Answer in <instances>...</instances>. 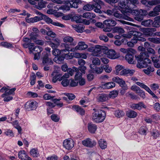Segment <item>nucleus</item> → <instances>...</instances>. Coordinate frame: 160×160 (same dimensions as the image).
I'll list each match as a JSON object with an SVG mask.
<instances>
[{"label":"nucleus","instance_id":"obj_1","mask_svg":"<svg viewBox=\"0 0 160 160\" xmlns=\"http://www.w3.org/2000/svg\"><path fill=\"white\" fill-rule=\"evenodd\" d=\"M148 57L149 55L146 52H141L139 57L135 56L136 58H138L137 67L141 68L147 67L148 64L151 63V60L148 58Z\"/></svg>","mask_w":160,"mask_h":160},{"label":"nucleus","instance_id":"obj_2","mask_svg":"<svg viewBox=\"0 0 160 160\" xmlns=\"http://www.w3.org/2000/svg\"><path fill=\"white\" fill-rule=\"evenodd\" d=\"M92 4H88L84 5L83 9L85 10L90 11L94 9L95 12L101 13V9L102 7L104 5L103 2L100 0H93Z\"/></svg>","mask_w":160,"mask_h":160},{"label":"nucleus","instance_id":"obj_3","mask_svg":"<svg viewBox=\"0 0 160 160\" xmlns=\"http://www.w3.org/2000/svg\"><path fill=\"white\" fill-rule=\"evenodd\" d=\"M93 110L94 112L92 113V120L98 123L102 122L106 118L105 112L101 109H93Z\"/></svg>","mask_w":160,"mask_h":160},{"label":"nucleus","instance_id":"obj_4","mask_svg":"<svg viewBox=\"0 0 160 160\" xmlns=\"http://www.w3.org/2000/svg\"><path fill=\"white\" fill-rule=\"evenodd\" d=\"M81 3L80 0H66L65 5L59 7V8L64 11H67L70 9V8H78L79 4Z\"/></svg>","mask_w":160,"mask_h":160},{"label":"nucleus","instance_id":"obj_5","mask_svg":"<svg viewBox=\"0 0 160 160\" xmlns=\"http://www.w3.org/2000/svg\"><path fill=\"white\" fill-rule=\"evenodd\" d=\"M131 13L134 16L135 19L138 21H142L144 16L147 14V12L146 10L140 9L139 10H132Z\"/></svg>","mask_w":160,"mask_h":160},{"label":"nucleus","instance_id":"obj_6","mask_svg":"<svg viewBox=\"0 0 160 160\" xmlns=\"http://www.w3.org/2000/svg\"><path fill=\"white\" fill-rule=\"evenodd\" d=\"M76 45V43H62V47L64 48L65 49L62 50V53H69V52H74L75 51V48H73L72 47V46H74Z\"/></svg>","mask_w":160,"mask_h":160},{"label":"nucleus","instance_id":"obj_7","mask_svg":"<svg viewBox=\"0 0 160 160\" xmlns=\"http://www.w3.org/2000/svg\"><path fill=\"white\" fill-rule=\"evenodd\" d=\"M146 41V39L142 37H140L139 38L137 37H133L131 41L128 42L127 44L128 46L130 47H132L134 46V44L138 43L139 42H144Z\"/></svg>","mask_w":160,"mask_h":160},{"label":"nucleus","instance_id":"obj_8","mask_svg":"<svg viewBox=\"0 0 160 160\" xmlns=\"http://www.w3.org/2000/svg\"><path fill=\"white\" fill-rule=\"evenodd\" d=\"M122 36L126 38H131L132 36L133 37H137L140 38V37L142 36V34L139 32L132 30L129 31L128 34H124Z\"/></svg>","mask_w":160,"mask_h":160},{"label":"nucleus","instance_id":"obj_9","mask_svg":"<svg viewBox=\"0 0 160 160\" xmlns=\"http://www.w3.org/2000/svg\"><path fill=\"white\" fill-rule=\"evenodd\" d=\"M42 20H44L48 24H52L55 26L63 28L64 26L63 24L57 22H54L52 20L46 15L42 16Z\"/></svg>","mask_w":160,"mask_h":160},{"label":"nucleus","instance_id":"obj_10","mask_svg":"<svg viewBox=\"0 0 160 160\" xmlns=\"http://www.w3.org/2000/svg\"><path fill=\"white\" fill-rule=\"evenodd\" d=\"M82 144L85 146L92 148L96 145V142L94 140L88 138L82 141Z\"/></svg>","mask_w":160,"mask_h":160},{"label":"nucleus","instance_id":"obj_11","mask_svg":"<svg viewBox=\"0 0 160 160\" xmlns=\"http://www.w3.org/2000/svg\"><path fill=\"white\" fill-rule=\"evenodd\" d=\"M63 146L66 149L71 150L74 146V142L72 139H66L63 142Z\"/></svg>","mask_w":160,"mask_h":160},{"label":"nucleus","instance_id":"obj_12","mask_svg":"<svg viewBox=\"0 0 160 160\" xmlns=\"http://www.w3.org/2000/svg\"><path fill=\"white\" fill-rule=\"evenodd\" d=\"M112 80L113 82L119 84L120 86L123 87L124 89H127V88L126 86L125 82L122 78L118 77H114L112 78Z\"/></svg>","mask_w":160,"mask_h":160},{"label":"nucleus","instance_id":"obj_13","mask_svg":"<svg viewBox=\"0 0 160 160\" xmlns=\"http://www.w3.org/2000/svg\"><path fill=\"white\" fill-rule=\"evenodd\" d=\"M130 107L134 110L137 109L140 110L142 109V107L144 108H146L147 107L142 102H140L138 103H133L131 105Z\"/></svg>","mask_w":160,"mask_h":160},{"label":"nucleus","instance_id":"obj_14","mask_svg":"<svg viewBox=\"0 0 160 160\" xmlns=\"http://www.w3.org/2000/svg\"><path fill=\"white\" fill-rule=\"evenodd\" d=\"M48 53H46L44 55L42 58V63L44 65L53 64V62L52 59L48 58Z\"/></svg>","mask_w":160,"mask_h":160},{"label":"nucleus","instance_id":"obj_15","mask_svg":"<svg viewBox=\"0 0 160 160\" xmlns=\"http://www.w3.org/2000/svg\"><path fill=\"white\" fill-rule=\"evenodd\" d=\"M156 31V29L153 28H146L143 29L144 35L147 36H151L153 33Z\"/></svg>","mask_w":160,"mask_h":160},{"label":"nucleus","instance_id":"obj_16","mask_svg":"<svg viewBox=\"0 0 160 160\" xmlns=\"http://www.w3.org/2000/svg\"><path fill=\"white\" fill-rule=\"evenodd\" d=\"M104 27H114L117 24L116 22L112 19H108L104 20L103 22Z\"/></svg>","mask_w":160,"mask_h":160},{"label":"nucleus","instance_id":"obj_17","mask_svg":"<svg viewBox=\"0 0 160 160\" xmlns=\"http://www.w3.org/2000/svg\"><path fill=\"white\" fill-rule=\"evenodd\" d=\"M135 70H131L128 68L124 69L122 70L120 72V75L126 76L129 75L132 76Z\"/></svg>","mask_w":160,"mask_h":160},{"label":"nucleus","instance_id":"obj_18","mask_svg":"<svg viewBox=\"0 0 160 160\" xmlns=\"http://www.w3.org/2000/svg\"><path fill=\"white\" fill-rule=\"evenodd\" d=\"M141 2L144 5H146L148 3L150 5L153 6L160 4V0H151L148 2L146 0H142L141 1Z\"/></svg>","mask_w":160,"mask_h":160},{"label":"nucleus","instance_id":"obj_19","mask_svg":"<svg viewBox=\"0 0 160 160\" xmlns=\"http://www.w3.org/2000/svg\"><path fill=\"white\" fill-rule=\"evenodd\" d=\"M101 46L97 45L94 48H93V49L92 50L93 52H94V53H93L94 54V55L96 56H100V54L102 52H103L104 53V51H103V50L101 49Z\"/></svg>","mask_w":160,"mask_h":160},{"label":"nucleus","instance_id":"obj_20","mask_svg":"<svg viewBox=\"0 0 160 160\" xmlns=\"http://www.w3.org/2000/svg\"><path fill=\"white\" fill-rule=\"evenodd\" d=\"M105 53L108 57L110 58L114 59L117 58L116 52L114 50L110 49L108 50H105Z\"/></svg>","mask_w":160,"mask_h":160},{"label":"nucleus","instance_id":"obj_21","mask_svg":"<svg viewBox=\"0 0 160 160\" xmlns=\"http://www.w3.org/2000/svg\"><path fill=\"white\" fill-rule=\"evenodd\" d=\"M108 99V95L105 94H99L97 97V100L98 102H103Z\"/></svg>","mask_w":160,"mask_h":160},{"label":"nucleus","instance_id":"obj_22","mask_svg":"<svg viewBox=\"0 0 160 160\" xmlns=\"http://www.w3.org/2000/svg\"><path fill=\"white\" fill-rule=\"evenodd\" d=\"M97 127L96 125L92 123L88 124V129L90 132L91 133H94L97 130Z\"/></svg>","mask_w":160,"mask_h":160},{"label":"nucleus","instance_id":"obj_23","mask_svg":"<svg viewBox=\"0 0 160 160\" xmlns=\"http://www.w3.org/2000/svg\"><path fill=\"white\" fill-rule=\"evenodd\" d=\"M118 1L119 2L118 5L121 8H127V7L129 8L128 4V0H118Z\"/></svg>","mask_w":160,"mask_h":160},{"label":"nucleus","instance_id":"obj_24","mask_svg":"<svg viewBox=\"0 0 160 160\" xmlns=\"http://www.w3.org/2000/svg\"><path fill=\"white\" fill-rule=\"evenodd\" d=\"M151 58L154 66L157 68H160V60L159 58L156 57H151Z\"/></svg>","mask_w":160,"mask_h":160},{"label":"nucleus","instance_id":"obj_25","mask_svg":"<svg viewBox=\"0 0 160 160\" xmlns=\"http://www.w3.org/2000/svg\"><path fill=\"white\" fill-rule=\"evenodd\" d=\"M131 52L128 53L125 56L126 60L130 64L133 63V55L130 53Z\"/></svg>","mask_w":160,"mask_h":160},{"label":"nucleus","instance_id":"obj_26","mask_svg":"<svg viewBox=\"0 0 160 160\" xmlns=\"http://www.w3.org/2000/svg\"><path fill=\"white\" fill-rule=\"evenodd\" d=\"M88 45L85 44L84 42H80L78 43V45L75 47V51L77 50H84L88 48Z\"/></svg>","mask_w":160,"mask_h":160},{"label":"nucleus","instance_id":"obj_27","mask_svg":"<svg viewBox=\"0 0 160 160\" xmlns=\"http://www.w3.org/2000/svg\"><path fill=\"white\" fill-rule=\"evenodd\" d=\"M27 108L32 110L35 109L37 107V103L35 101H30L28 102Z\"/></svg>","mask_w":160,"mask_h":160},{"label":"nucleus","instance_id":"obj_28","mask_svg":"<svg viewBox=\"0 0 160 160\" xmlns=\"http://www.w3.org/2000/svg\"><path fill=\"white\" fill-rule=\"evenodd\" d=\"M82 24H77L73 25V27L74 28L75 30L78 32L82 33L83 32L84 27Z\"/></svg>","mask_w":160,"mask_h":160},{"label":"nucleus","instance_id":"obj_29","mask_svg":"<svg viewBox=\"0 0 160 160\" xmlns=\"http://www.w3.org/2000/svg\"><path fill=\"white\" fill-rule=\"evenodd\" d=\"M72 108L82 115H84L85 113V111L83 109L78 105H75L72 106Z\"/></svg>","mask_w":160,"mask_h":160},{"label":"nucleus","instance_id":"obj_30","mask_svg":"<svg viewBox=\"0 0 160 160\" xmlns=\"http://www.w3.org/2000/svg\"><path fill=\"white\" fill-rule=\"evenodd\" d=\"M127 116L130 118H134L137 116V113L135 111L129 110L127 111L126 113Z\"/></svg>","mask_w":160,"mask_h":160},{"label":"nucleus","instance_id":"obj_31","mask_svg":"<svg viewBox=\"0 0 160 160\" xmlns=\"http://www.w3.org/2000/svg\"><path fill=\"white\" fill-rule=\"evenodd\" d=\"M112 32L113 33H118L119 35L122 34L124 32V29L121 27H115L112 29Z\"/></svg>","mask_w":160,"mask_h":160},{"label":"nucleus","instance_id":"obj_32","mask_svg":"<svg viewBox=\"0 0 160 160\" xmlns=\"http://www.w3.org/2000/svg\"><path fill=\"white\" fill-rule=\"evenodd\" d=\"M115 86V84L113 82H109L102 85V88L105 89H111Z\"/></svg>","mask_w":160,"mask_h":160},{"label":"nucleus","instance_id":"obj_33","mask_svg":"<svg viewBox=\"0 0 160 160\" xmlns=\"http://www.w3.org/2000/svg\"><path fill=\"white\" fill-rule=\"evenodd\" d=\"M64 53H62L59 57H55L53 59V60L57 63H61L64 61L65 58L64 55Z\"/></svg>","mask_w":160,"mask_h":160},{"label":"nucleus","instance_id":"obj_34","mask_svg":"<svg viewBox=\"0 0 160 160\" xmlns=\"http://www.w3.org/2000/svg\"><path fill=\"white\" fill-rule=\"evenodd\" d=\"M153 27L159 28L160 27V16L156 17L153 21Z\"/></svg>","mask_w":160,"mask_h":160},{"label":"nucleus","instance_id":"obj_35","mask_svg":"<svg viewBox=\"0 0 160 160\" xmlns=\"http://www.w3.org/2000/svg\"><path fill=\"white\" fill-rule=\"evenodd\" d=\"M47 3L46 2L41 1L38 2L37 4L35 5V7L38 9L41 10L46 7Z\"/></svg>","mask_w":160,"mask_h":160},{"label":"nucleus","instance_id":"obj_36","mask_svg":"<svg viewBox=\"0 0 160 160\" xmlns=\"http://www.w3.org/2000/svg\"><path fill=\"white\" fill-rule=\"evenodd\" d=\"M16 88H11V89H8V90L5 91V93H3L1 96L2 97H4L6 95H14L15 93L14 92L16 90Z\"/></svg>","mask_w":160,"mask_h":160},{"label":"nucleus","instance_id":"obj_37","mask_svg":"<svg viewBox=\"0 0 160 160\" xmlns=\"http://www.w3.org/2000/svg\"><path fill=\"white\" fill-rule=\"evenodd\" d=\"M82 17L85 18L92 19L95 17V15L94 13L88 12L84 13Z\"/></svg>","mask_w":160,"mask_h":160},{"label":"nucleus","instance_id":"obj_38","mask_svg":"<svg viewBox=\"0 0 160 160\" xmlns=\"http://www.w3.org/2000/svg\"><path fill=\"white\" fill-rule=\"evenodd\" d=\"M142 24L145 27L153 26V21L151 19L144 20L142 22Z\"/></svg>","mask_w":160,"mask_h":160},{"label":"nucleus","instance_id":"obj_39","mask_svg":"<svg viewBox=\"0 0 160 160\" xmlns=\"http://www.w3.org/2000/svg\"><path fill=\"white\" fill-rule=\"evenodd\" d=\"M62 74L60 73H57L56 75L53 77L52 79V81L55 83L58 80L59 81H61L62 80Z\"/></svg>","mask_w":160,"mask_h":160},{"label":"nucleus","instance_id":"obj_40","mask_svg":"<svg viewBox=\"0 0 160 160\" xmlns=\"http://www.w3.org/2000/svg\"><path fill=\"white\" fill-rule=\"evenodd\" d=\"M98 143L99 146L102 149H104L107 148V143L105 141L100 139L99 140Z\"/></svg>","mask_w":160,"mask_h":160},{"label":"nucleus","instance_id":"obj_41","mask_svg":"<svg viewBox=\"0 0 160 160\" xmlns=\"http://www.w3.org/2000/svg\"><path fill=\"white\" fill-rule=\"evenodd\" d=\"M31 155L33 157L37 158L39 156V154L37 149L33 148L30 152Z\"/></svg>","mask_w":160,"mask_h":160},{"label":"nucleus","instance_id":"obj_42","mask_svg":"<svg viewBox=\"0 0 160 160\" xmlns=\"http://www.w3.org/2000/svg\"><path fill=\"white\" fill-rule=\"evenodd\" d=\"M27 155L25 151L24 150L20 151L18 153V157L19 158L24 160L26 159V157H27Z\"/></svg>","mask_w":160,"mask_h":160},{"label":"nucleus","instance_id":"obj_43","mask_svg":"<svg viewBox=\"0 0 160 160\" xmlns=\"http://www.w3.org/2000/svg\"><path fill=\"white\" fill-rule=\"evenodd\" d=\"M154 70V69L153 67L148 66L147 69H144L143 71L145 74L149 75L151 72H153Z\"/></svg>","mask_w":160,"mask_h":160},{"label":"nucleus","instance_id":"obj_44","mask_svg":"<svg viewBox=\"0 0 160 160\" xmlns=\"http://www.w3.org/2000/svg\"><path fill=\"white\" fill-rule=\"evenodd\" d=\"M114 114L116 117L118 118H120L124 115V113L122 110H117L114 112Z\"/></svg>","mask_w":160,"mask_h":160},{"label":"nucleus","instance_id":"obj_45","mask_svg":"<svg viewBox=\"0 0 160 160\" xmlns=\"http://www.w3.org/2000/svg\"><path fill=\"white\" fill-rule=\"evenodd\" d=\"M151 134L153 137L155 139L158 137L160 134L159 132L156 130H153L151 132Z\"/></svg>","mask_w":160,"mask_h":160},{"label":"nucleus","instance_id":"obj_46","mask_svg":"<svg viewBox=\"0 0 160 160\" xmlns=\"http://www.w3.org/2000/svg\"><path fill=\"white\" fill-rule=\"evenodd\" d=\"M118 90H113L110 92L109 96L111 98H114L117 97L118 94Z\"/></svg>","mask_w":160,"mask_h":160},{"label":"nucleus","instance_id":"obj_47","mask_svg":"<svg viewBox=\"0 0 160 160\" xmlns=\"http://www.w3.org/2000/svg\"><path fill=\"white\" fill-rule=\"evenodd\" d=\"M78 84V80L73 79H69V85L71 87H75L77 86Z\"/></svg>","mask_w":160,"mask_h":160},{"label":"nucleus","instance_id":"obj_48","mask_svg":"<svg viewBox=\"0 0 160 160\" xmlns=\"http://www.w3.org/2000/svg\"><path fill=\"white\" fill-rule=\"evenodd\" d=\"M78 71V68L74 67H73L72 69L70 68H68L67 71V72L70 76H72L74 74V73L76 71Z\"/></svg>","mask_w":160,"mask_h":160},{"label":"nucleus","instance_id":"obj_49","mask_svg":"<svg viewBox=\"0 0 160 160\" xmlns=\"http://www.w3.org/2000/svg\"><path fill=\"white\" fill-rule=\"evenodd\" d=\"M62 50H61L56 48L52 51V54L54 56H58L62 54Z\"/></svg>","mask_w":160,"mask_h":160},{"label":"nucleus","instance_id":"obj_50","mask_svg":"<svg viewBox=\"0 0 160 160\" xmlns=\"http://www.w3.org/2000/svg\"><path fill=\"white\" fill-rule=\"evenodd\" d=\"M42 50V48L40 46H36L33 48V52H36V53H40Z\"/></svg>","mask_w":160,"mask_h":160},{"label":"nucleus","instance_id":"obj_51","mask_svg":"<svg viewBox=\"0 0 160 160\" xmlns=\"http://www.w3.org/2000/svg\"><path fill=\"white\" fill-rule=\"evenodd\" d=\"M147 128L146 126H142L139 129V133L142 135H146Z\"/></svg>","mask_w":160,"mask_h":160},{"label":"nucleus","instance_id":"obj_52","mask_svg":"<svg viewBox=\"0 0 160 160\" xmlns=\"http://www.w3.org/2000/svg\"><path fill=\"white\" fill-rule=\"evenodd\" d=\"M103 67H104V66L102 65L100 67H96L93 71L97 74H100L103 71Z\"/></svg>","mask_w":160,"mask_h":160},{"label":"nucleus","instance_id":"obj_53","mask_svg":"<svg viewBox=\"0 0 160 160\" xmlns=\"http://www.w3.org/2000/svg\"><path fill=\"white\" fill-rule=\"evenodd\" d=\"M75 73V79L76 80L78 81L79 79L82 78V74L79 72L78 69V71H76Z\"/></svg>","mask_w":160,"mask_h":160},{"label":"nucleus","instance_id":"obj_54","mask_svg":"<svg viewBox=\"0 0 160 160\" xmlns=\"http://www.w3.org/2000/svg\"><path fill=\"white\" fill-rule=\"evenodd\" d=\"M82 15H75L73 17V19L77 22H82V19L81 18Z\"/></svg>","mask_w":160,"mask_h":160},{"label":"nucleus","instance_id":"obj_55","mask_svg":"<svg viewBox=\"0 0 160 160\" xmlns=\"http://www.w3.org/2000/svg\"><path fill=\"white\" fill-rule=\"evenodd\" d=\"M92 62L94 65H99L100 64V60L97 57L92 58Z\"/></svg>","mask_w":160,"mask_h":160},{"label":"nucleus","instance_id":"obj_56","mask_svg":"<svg viewBox=\"0 0 160 160\" xmlns=\"http://www.w3.org/2000/svg\"><path fill=\"white\" fill-rule=\"evenodd\" d=\"M120 50L121 52L127 54L129 52H132L133 51H134V49L131 48H128V49L121 48L120 49Z\"/></svg>","mask_w":160,"mask_h":160},{"label":"nucleus","instance_id":"obj_57","mask_svg":"<svg viewBox=\"0 0 160 160\" xmlns=\"http://www.w3.org/2000/svg\"><path fill=\"white\" fill-rule=\"evenodd\" d=\"M4 134L7 136L13 137L14 136L12 131L10 129L7 130L5 132Z\"/></svg>","mask_w":160,"mask_h":160},{"label":"nucleus","instance_id":"obj_58","mask_svg":"<svg viewBox=\"0 0 160 160\" xmlns=\"http://www.w3.org/2000/svg\"><path fill=\"white\" fill-rule=\"evenodd\" d=\"M63 41L65 42H71L73 41V39L72 38L69 37L67 36L64 37L63 39Z\"/></svg>","mask_w":160,"mask_h":160},{"label":"nucleus","instance_id":"obj_59","mask_svg":"<svg viewBox=\"0 0 160 160\" xmlns=\"http://www.w3.org/2000/svg\"><path fill=\"white\" fill-rule=\"evenodd\" d=\"M64 94L67 96L70 100H72L75 98V96L73 93H64Z\"/></svg>","mask_w":160,"mask_h":160},{"label":"nucleus","instance_id":"obj_60","mask_svg":"<svg viewBox=\"0 0 160 160\" xmlns=\"http://www.w3.org/2000/svg\"><path fill=\"white\" fill-rule=\"evenodd\" d=\"M2 46L6 48H12V45L10 43L7 42H2L1 43Z\"/></svg>","mask_w":160,"mask_h":160},{"label":"nucleus","instance_id":"obj_61","mask_svg":"<svg viewBox=\"0 0 160 160\" xmlns=\"http://www.w3.org/2000/svg\"><path fill=\"white\" fill-rule=\"evenodd\" d=\"M139 96L141 98H145V92L143 90H141L140 88L139 89L138 91L136 92Z\"/></svg>","mask_w":160,"mask_h":160},{"label":"nucleus","instance_id":"obj_62","mask_svg":"<svg viewBox=\"0 0 160 160\" xmlns=\"http://www.w3.org/2000/svg\"><path fill=\"white\" fill-rule=\"evenodd\" d=\"M104 66L103 67V69H104L106 72L107 73H110L112 71V68L111 67H109L108 65H102Z\"/></svg>","mask_w":160,"mask_h":160},{"label":"nucleus","instance_id":"obj_63","mask_svg":"<svg viewBox=\"0 0 160 160\" xmlns=\"http://www.w3.org/2000/svg\"><path fill=\"white\" fill-rule=\"evenodd\" d=\"M51 118L53 121L56 122H58L60 119L58 115L55 114L52 115L51 116Z\"/></svg>","mask_w":160,"mask_h":160},{"label":"nucleus","instance_id":"obj_64","mask_svg":"<svg viewBox=\"0 0 160 160\" xmlns=\"http://www.w3.org/2000/svg\"><path fill=\"white\" fill-rule=\"evenodd\" d=\"M62 80L61 84L63 86L67 87L69 85V80H68L67 79H63Z\"/></svg>","mask_w":160,"mask_h":160}]
</instances>
